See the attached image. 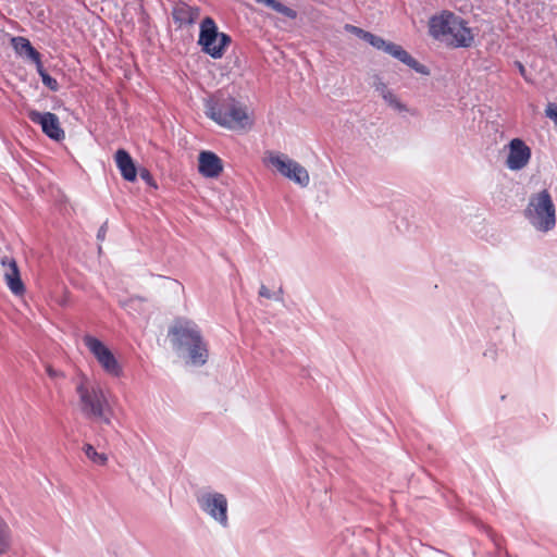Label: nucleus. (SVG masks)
<instances>
[{
    "label": "nucleus",
    "mask_w": 557,
    "mask_h": 557,
    "mask_svg": "<svg viewBox=\"0 0 557 557\" xmlns=\"http://www.w3.org/2000/svg\"><path fill=\"white\" fill-rule=\"evenodd\" d=\"M373 86L375 88V91H377L381 95V97H383L386 92L391 90L387 87V85L381 81V78H376Z\"/></svg>",
    "instance_id": "26"
},
{
    "label": "nucleus",
    "mask_w": 557,
    "mask_h": 557,
    "mask_svg": "<svg viewBox=\"0 0 557 557\" xmlns=\"http://www.w3.org/2000/svg\"><path fill=\"white\" fill-rule=\"evenodd\" d=\"M83 451L85 453L86 457L96 465L106 466L108 462V456L103 453H98L96 448L89 443H85L83 445Z\"/></svg>",
    "instance_id": "19"
},
{
    "label": "nucleus",
    "mask_w": 557,
    "mask_h": 557,
    "mask_svg": "<svg viewBox=\"0 0 557 557\" xmlns=\"http://www.w3.org/2000/svg\"><path fill=\"white\" fill-rule=\"evenodd\" d=\"M81 412L89 420L110 425L114 410L102 387L82 375L76 385Z\"/></svg>",
    "instance_id": "1"
},
{
    "label": "nucleus",
    "mask_w": 557,
    "mask_h": 557,
    "mask_svg": "<svg viewBox=\"0 0 557 557\" xmlns=\"http://www.w3.org/2000/svg\"><path fill=\"white\" fill-rule=\"evenodd\" d=\"M516 64L518 66L520 74L527 79L525 67L523 66V64L520 62H516Z\"/></svg>",
    "instance_id": "31"
},
{
    "label": "nucleus",
    "mask_w": 557,
    "mask_h": 557,
    "mask_svg": "<svg viewBox=\"0 0 557 557\" xmlns=\"http://www.w3.org/2000/svg\"><path fill=\"white\" fill-rule=\"evenodd\" d=\"M360 38L369 42L372 47L379 50H383L384 52L394 57L398 61L403 62L404 64L414 70L417 73L423 75L429 74V70L423 64L419 63L416 59H413L401 46L394 44L392 41H386L382 37L376 36L367 30L362 32Z\"/></svg>",
    "instance_id": "7"
},
{
    "label": "nucleus",
    "mask_w": 557,
    "mask_h": 557,
    "mask_svg": "<svg viewBox=\"0 0 557 557\" xmlns=\"http://www.w3.org/2000/svg\"><path fill=\"white\" fill-rule=\"evenodd\" d=\"M264 161L274 166L284 177L289 176V170L296 161L289 159L285 154L268 152Z\"/></svg>",
    "instance_id": "16"
},
{
    "label": "nucleus",
    "mask_w": 557,
    "mask_h": 557,
    "mask_svg": "<svg viewBox=\"0 0 557 557\" xmlns=\"http://www.w3.org/2000/svg\"><path fill=\"white\" fill-rule=\"evenodd\" d=\"M107 224L108 223L106 222L103 225H101V227L98 231L97 238L100 239V240H103L104 237H106Z\"/></svg>",
    "instance_id": "30"
},
{
    "label": "nucleus",
    "mask_w": 557,
    "mask_h": 557,
    "mask_svg": "<svg viewBox=\"0 0 557 557\" xmlns=\"http://www.w3.org/2000/svg\"><path fill=\"white\" fill-rule=\"evenodd\" d=\"M546 116L549 117L555 122L557 125V104L556 103H548L545 110Z\"/></svg>",
    "instance_id": "25"
},
{
    "label": "nucleus",
    "mask_w": 557,
    "mask_h": 557,
    "mask_svg": "<svg viewBox=\"0 0 557 557\" xmlns=\"http://www.w3.org/2000/svg\"><path fill=\"white\" fill-rule=\"evenodd\" d=\"M139 175L141 177V180H144L148 185L157 188V184L151 175V173L147 170V169H140L139 170Z\"/></svg>",
    "instance_id": "24"
},
{
    "label": "nucleus",
    "mask_w": 557,
    "mask_h": 557,
    "mask_svg": "<svg viewBox=\"0 0 557 557\" xmlns=\"http://www.w3.org/2000/svg\"><path fill=\"white\" fill-rule=\"evenodd\" d=\"M1 264L4 268V280L8 287L14 295H22L25 292V285L22 282L17 263L12 258H3Z\"/></svg>",
    "instance_id": "12"
},
{
    "label": "nucleus",
    "mask_w": 557,
    "mask_h": 557,
    "mask_svg": "<svg viewBox=\"0 0 557 557\" xmlns=\"http://www.w3.org/2000/svg\"><path fill=\"white\" fill-rule=\"evenodd\" d=\"M506 166L511 171L524 169L531 159V148L520 138H513L509 141Z\"/></svg>",
    "instance_id": "10"
},
{
    "label": "nucleus",
    "mask_w": 557,
    "mask_h": 557,
    "mask_svg": "<svg viewBox=\"0 0 557 557\" xmlns=\"http://www.w3.org/2000/svg\"><path fill=\"white\" fill-rule=\"evenodd\" d=\"M430 34L443 38L454 47H470L473 42L471 28L467 22L451 12H444L430 20Z\"/></svg>",
    "instance_id": "4"
},
{
    "label": "nucleus",
    "mask_w": 557,
    "mask_h": 557,
    "mask_svg": "<svg viewBox=\"0 0 557 557\" xmlns=\"http://www.w3.org/2000/svg\"><path fill=\"white\" fill-rule=\"evenodd\" d=\"M530 224L537 231L546 233L556 225V208L547 189L531 195L524 210Z\"/></svg>",
    "instance_id": "5"
},
{
    "label": "nucleus",
    "mask_w": 557,
    "mask_h": 557,
    "mask_svg": "<svg viewBox=\"0 0 557 557\" xmlns=\"http://www.w3.org/2000/svg\"><path fill=\"white\" fill-rule=\"evenodd\" d=\"M345 29H346V30H348V32H350L351 34H354V35L358 36L359 38H360V36L362 35V32H363V29H362V28H359V27H357V26L349 25V24H347V25L345 26Z\"/></svg>",
    "instance_id": "28"
},
{
    "label": "nucleus",
    "mask_w": 557,
    "mask_h": 557,
    "mask_svg": "<svg viewBox=\"0 0 557 557\" xmlns=\"http://www.w3.org/2000/svg\"><path fill=\"white\" fill-rule=\"evenodd\" d=\"M206 113L215 123L230 129H250L253 125V117L247 107L232 97L209 102Z\"/></svg>",
    "instance_id": "2"
},
{
    "label": "nucleus",
    "mask_w": 557,
    "mask_h": 557,
    "mask_svg": "<svg viewBox=\"0 0 557 557\" xmlns=\"http://www.w3.org/2000/svg\"><path fill=\"white\" fill-rule=\"evenodd\" d=\"M200 15V11L196 7H190L185 2H177L172 11L173 20L178 26L194 24Z\"/></svg>",
    "instance_id": "14"
},
{
    "label": "nucleus",
    "mask_w": 557,
    "mask_h": 557,
    "mask_svg": "<svg viewBox=\"0 0 557 557\" xmlns=\"http://www.w3.org/2000/svg\"><path fill=\"white\" fill-rule=\"evenodd\" d=\"M292 168L289 170V176H286V178L295 182L296 184L300 185L301 187H306L309 184L310 177L308 171L298 162L295 164H290Z\"/></svg>",
    "instance_id": "18"
},
{
    "label": "nucleus",
    "mask_w": 557,
    "mask_h": 557,
    "mask_svg": "<svg viewBox=\"0 0 557 557\" xmlns=\"http://www.w3.org/2000/svg\"><path fill=\"white\" fill-rule=\"evenodd\" d=\"M198 44L202 51L214 59H220L224 54L225 48L231 44V37L224 33H219L215 22L207 16L200 24V34Z\"/></svg>",
    "instance_id": "6"
},
{
    "label": "nucleus",
    "mask_w": 557,
    "mask_h": 557,
    "mask_svg": "<svg viewBox=\"0 0 557 557\" xmlns=\"http://www.w3.org/2000/svg\"><path fill=\"white\" fill-rule=\"evenodd\" d=\"M37 67H38V73L40 74L41 76V81L42 83L48 87L50 88L51 90H58L59 88V85H58V82L52 78L44 69H42V65L41 63H37Z\"/></svg>",
    "instance_id": "23"
},
{
    "label": "nucleus",
    "mask_w": 557,
    "mask_h": 557,
    "mask_svg": "<svg viewBox=\"0 0 557 557\" xmlns=\"http://www.w3.org/2000/svg\"><path fill=\"white\" fill-rule=\"evenodd\" d=\"M28 117L33 123L39 124L42 132L53 140L60 141L64 138V131L61 128L59 117L51 112L28 111Z\"/></svg>",
    "instance_id": "11"
},
{
    "label": "nucleus",
    "mask_w": 557,
    "mask_h": 557,
    "mask_svg": "<svg viewBox=\"0 0 557 557\" xmlns=\"http://www.w3.org/2000/svg\"><path fill=\"white\" fill-rule=\"evenodd\" d=\"M11 536L7 523L0 518V554H4L10 548Z\"/></svg>",
    "instance_id": "21"
},
{
    "label": "nucleus",
    "mask_w": 557,
    "mask_h": 557,
    "mask_svg": "<svg viewBox=\"0 0 557 557\" xmlns=\"http://www.w3.org/2000/svg\"><path fill=\"white\" fill-rule=\"evenodd\" d=\"M46 371H47V374H48L51 379H53V380H55V379H60V377H63V376H64V374H63L61 371H58V370L53 369L51 366H47V367H46Z\"/></svg>",
    "instance_id": "27"
},
{
    "label": "nucleus",
    "mask_w": 557,
    "mask_h": 557,
    "mask_svg": "<svg viewBox=\"0 0 557 557\" xmlns=\"http://www.w3.org/2000/svg\"><path fill=\"white\" fill-rule=\"evenodd\" d=\"M172 343L176 349L186 347L190 362L202 366L208 359L207 345L202 339L198 326L189 320H177L169 330Z\"/></svg>",
    "instance_id": "3"
},
{
    "label": "nucleus",
    "mask_w": 557,
    "mask_h": 557,
    "mask_svg": "<svg viewBox=\"0 0 557 557\" xmlns=\"http://www.w3.org/2000/svg\"><path fill=\"white\" fill-rule=\"evenodd\" d=\"M257 2H259L260 0H256Z\"/></svg>",
    "instance_id": "32"
},
{
    "label": "nucleus",
    "mask_w": 557,
    "mask_h": 557,
    "mask_svg": "<svg viewBox=\"0 0 557 557\" xmlns=\"http://www.w3.org/2000/svg\"><path fill=\"white\" fill-rule=\"evenodd\" d=\"M114 159L123 178L128 182H134L137 176V170L129 153L124 149H119L115 152Z\"/></svg>",
    "instance_id": "15"
},
{
    "label": "nucleus",
    "mask_w": 557,
    "mask_h": 557,
    "mask_svg": "<svg viewBox=\"0 0 557 557\" xmlns=\"http://www.w3.org/2000/svg\"><path fill=\"white\" fill-rule=\"evenodd\" d=\"M200 508L222 527H227V499L221 493H205L198 497Z\"/></svg>",
    "instance_id": "9"
},
{
    "label": "nucleus",
    "mask_w": 557,
    "mask_h": 557,
    "mask_svg": "<svg viewBox=\"0 0 557 557\" xmlns=\"http://www.w3.org/2000/svg\"><path fill=\"white\" fill-rule=\"evenodd\" d=\"M12 46L14 50L21 54L26 55L36 63H39L40 54L38 51H36L33 46L30 45L29 40L24 37H13L11 39Z\"/></svg>",
    "instance_id": "17"
},
{
    "label": "nucleus",
    "mask_w": 557,
    "mask_h": 557,
    "mask_svg": "<svg viewBox=\"0 0 557 557\" xmlns=\"http://www.w3.org/2000/svg\"><path fill=\"white\" fill-rule=\"evenodd\" d=\"M198 170L205 177H218L223 171L221 159L211 151H201L198 157Z\"/></svg>",
    "instance_id": "13"
},
{
    "label": "nucleus",
    "mask_w": 557,
    "mask_h": 557,
    "mask_svg": "<svg viewBox=\"0 0 557 557\" xmlns=\"http://www.w3.org/2000/svg\"><path fill=\"white\" fill-rule=\"evenodd\" d=\"M382 98L393 109L399 112L407 111V107L398 99V97L392 90L386 92Z\"/></svg>",
    "instance_id": "22"
},
{
    "label": "nucleus",
    "mask_w": 557,
    "mask_h": 557,
    "mask_svg": "<svg viewBox=\"0 0 557 557\" xmlns=\"http://www.w3.org/2000/svg\"><path fill=\"white\" fill-rule=\"evenodd\" d=\"M258 3L265 4L267 7L273 9L274 11L289 17V18H296L297 12L283 3L276 1V0H260Z\"/></svg>",
    "instance_id": "20"
},
{
    "label": "nucleus",
    "mask_w": 557,
    "mask_h": 557,
    "mask_svg": "<svg viewBox=\"0 0 557 557\" xmlns=\"http://www.w3.org/2000/svg\"><path fill=\"white\" fill-rule=\"evenodd\" d=\"M83 342L88 350L97 359L104 372L119 377L122 375V368L112 351L98 338L86 334Z\"/></svg>",
    "instance_id": "8"
},
{
    "label": "nucleus",
    "mask_w": 557,
    "mask_h": 557,
    "mask_svg": "<svg viewBox=\"0 0 557 557\" xmlns=\"http://www.w3.org/2000/svg\"><path fill=\"white\" fill-rule=\"evenodd\" d=\"M259 295L261 297L269 298V299L272 297L271 292L268 289V287L265 285H261Z\"/></svg>",
    "instance_id": "29"
}]
</instances>
